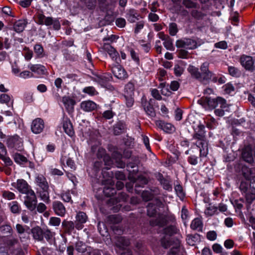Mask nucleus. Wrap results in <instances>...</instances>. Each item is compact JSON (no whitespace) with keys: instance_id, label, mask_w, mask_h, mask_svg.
I'll return each instance as SVG.
<instances>
[{"instance_id":"1","label":"nucleus","mask_w":255,"mask_h":255,"mask_svg":"<svg viewBox=\"0 0 255 255\" xmlns=\"http://www.w3.org/2000/svg\"><path fill=\"white\" fill-rule=\"evenodd\" d=\"M198 103L205 109L208 108L209 109H213L217 107L221 108H226L227 107L226 100L221 97H218L216 99L202 97L198 100Z\"/></svg>"},{"instance_id":"2","label":"nucleus","mask_w":255,"mask_h":255,"mask_svg":"<svg viewBox=\"0 0 255 255\" xmlns=\"http://www.w3.org/2000/svg\"><path fill=\"white\" fill-rule=\"evenodd\" d=\"M37 23L39 25H45L47 26L52 25L55 30H59L61 28L60 22L58 18L51 16H45L42 13L37 14Z\"/></svg>"},{"instance_id":"3","label":"nucleus","mask_w":255,"mask_h":255,"mask_svg":"<svg viewBox=\"0 0 255 255\" xmlns=\"http://www.w3.org/2000/svg\"><path fill=\"white\" fill-rule=\"evenodd\" d=\"M31 232L33 239L40 242L43 241L44 237L49 241L53 237L52 233L49 229L43 230L39 226L32 228Z\"/></svg>"},{"instance_id":"4","label":"nucleus","mask_w":255,"mask_h":255,"mask_svg":"<svg viewBox=\"0 0 255 255\" xmlns=\"http://www.w3.org/2000/svg\"><path fill=\"white\" fill-rule=\"evenodd\" d=\"M92 79L103 87L110 90L113 88V86L109 84V82L113 80L112 76L110 74L104 73L102 75H95L92 77Z\"/></svg>"},{"instance_id":"5","label":"nucleus","mask_w":255,"mask_h":255,"mask_svg":"<svg viewBox=\"0 0 255 255\" xmlns=\"http://www.w3.org/2000/svg\"><path fill=\"white\" fill-rule=\"evenodd\" d=\"M4 141L9 148H14L19 151L22 149L23 141L17 135L8 136Z\"/></svg>"},{"instance_id":"6","label":"nucleus","mask_w":255,"mask_h":255,"mask_svg":"<svg viewBox=\"0 0 255 255\" xmlns=\"http://www.w3.org/2000/svg\"><path fill=\"white\" fill-rule=\"evenodd\" d=\"M176 46L186 49H194L197 47V43L195 40L191 38H183L176 41Z\"/></svg>"},{"instance_id":"7","label":"nucleus","mask_w":255,"mask_h":255,"mask_svg":"<svg viewBox=\"0 0 255 255\" xmlns=\"http://www.w3.org/2000/svg\"><path fill=\"white\" fill-rule=\"evenodd\" d=\"M37 198L34 191H30V193L26 194L24 201V204L30 211H34L37 205Z\"/></svg>"},{"instance_id":"8","label":"nucleus","mask_w":255,"mask_h":255,"mask_svg":"<svg viewBox=\"0 0 255 255\" xmlns=\"http://www.w3.org/2000/svg\"><path fill=\"white\" fill-rule=\"evenodd\" d=\"M209 63L207 62L203 63L200 66V81L201 82H207L211 80L213 76L212 72L209 69Z\"/></svg>"},{"instance_id":"9","label":"nucleus","mask_w":255,"mask_h":255,"mask_svg":"<svg viewBox=\"0 0 255 255\" xmlns=\"http://www.w3.org/2000/svg\"><path fill=\"white\" fill-rule=\"evenodd\" d=\"M12 186L16 188L20 193L27 194L30 191H33L27 182L23 179H18L16 182L12 183Z\"/></svg>"},{"instance_id":"10","label":"nucleus","mask_w":255,"mask_h":255,"mask_svg":"<svg viewBox=\"0 0 255 255\" xmlns=\"http://www.w3.org/2000/svg\"><path fill=\"white\" fill-rule=\"evenodd\" d=\"M162 205L161 201L156 198L151 202L148 203L147 206V213L148 216L150 217L154 216L157 213V207H161Z\"/></svg>"},{"instance_id":"11","label":"nucleus","mask_w":255,"mask_h":255,"mask_svg":"<svg viewBox=\"0 0 255 255\" xmlns=\"http://www.w3.org/2000/svg\"><path fill=\"white\" fill-rule=\"evenodd\" d=\"M44 128V123L41 118H36L34 120L31 125V131L35 134L41 133Z\"/></svg>"},{"instance_id":"12","label":"nucleus","mask_w":255,"mask_h":255,"mask_svg":"<svg viewBox=\"0 0 255 255\" xmlns=\"http://www.w3.org/2000/svg\"><path fill=\"white\" fill-rule=\"evenodd\" d=\"M88 220V217L85 213L79 212L76 216L75 228L78 230H81L84 227V224Z\"/></svg>"},{"instance_id":"13","label":"nucleus","mask_w":255,"mask_h":255,"mask_svg":"<svg viewBox=\"0 0 255 255\" xmlns=\"http://www.w3.org/2000/svg\"><path fill=\"white\" fill-rule=\"evenodd\" d=\"M112 71L114 75L118 79H125L128 77L126 71L120 65H117L113 66Z\"/></svg>"},{"instance_id":"14","label":"nucleus","mask_w":255,"mask_h":255,"mask_svg":"<svg viewBox=\"0 0 255 255\" xmlns=\"http://www.w3.org/2000/svg\"><path fill=\"white\" fill-rule=\"evenodd\" d=\"M242 157L245 161L248 163H252L253 162V149L250 145H247L243 149Z\"/></svg>"},{"instance_id":"15","label":"nucleus","mask_w":255,"mask_h":255,"mask_svg":"<svg viewBox=\"0 0 255 255\" xmlns=\"http://www.w3.org/2000/svg\"><path fill=\"white\" fill-rule=\"evenodd\" d=\"M52 208L55 213L60 217H64L66 210L64 205L59 201H55L52 203Z\"/></svg>"},{"instance_id":"16","label":"nucleus","mask_w":255,"mask_h":255,"mask_svg":"<svg viewBox=\"0 0 255 255\" xmlns=\"http://www.w3.org/2000/svg\"><path fill=\"white\" fill-rule=\"evenodd\" d=\"M241 65L247 70H254V61L251 56L243 55L240 58Z\"/></svg>"},{"instance_id":"17","label":"nucleus","mask_w":255,"mask_h":255,"mask_svg":"<svg viewBox=\"0 0 255 255\" xmlns=\"http://www.w3.org/2000/svg\"><path fill=\"white\" fill-rule=\"evenodd\" d=\"M28 68L33 72L39 75H44L46 72V69L44 66L41 64H29Z\"/></svg>"},{"instance_id":"18","label":"nucleus","mask_w":255,"mask_h":255,"mask_svg":"<svg viewBox=\"0 0 255 255\" xmlns=\"http://www.w3.org/2000/svg\"><path fill=\"white\" fill-rule=\"evenodd\" d=\"M205 127L203 125L199 123L197 127L194 129L195 133L193 135V137L197 139L199 141L205 140Z\"/></svg>"},{"instance_id":"19","label":"nucleus","mask_w":255,"mask_h":255,"mask_svg":"<svg viewBox=\"0 0 255 255\" xmlns=\"http://www.w3.org/2000/svg\"><path fill=\"white\" fill-rule=\"evenodd\" d=\"M62 102L69 113L73 112L74 107L76 104V102L74 99L69 97H64L62 98Z\"/></svg>"},{"instance_id":"20","label":"nucleus","mask_w":255,"mask_h":255,"mask_svg":"<svg viewBox=\"0 0 255 255\" xmlns=\"http://www.w3.org/2000/svg\"><path fill=\"white\" fill-rule=\"evenodd\" d=\"M156 125L166 132L170 133L175 130L174 127L171 124L165 123L161 120L157 121Z\"/></svg>"},{"instance_id":"21","label":"nucleus","mask_w":255,"mask_h":255,"mask_svg":"<svg viewBox=\"0 0 255 255\" xmlns=\"http://www.w3.org/2000/svg\"><path fill=\"white\" fill-rule=\"evenodd\" d=\"M166 217L163 214H159L156 219H152L150 221V224L152 226L163 227L166 224Z\"/></svg>"},{"instance_id":"22","label":"nucleus","mask_w":255,"mask_h":255,"mask_svg":"<svg viewBox=\"0 0 255 255\" xmlns=\"http://www.w3.org/2000/svg\"><path fill=\"white\" fill-rule=\"evenodd\" d=\"M103 49L105 52L109 54L113 60H116L119 57L118 52L111 45L104 44L103 46Z\"/></svg>"},{"instance_id":"23","label":"nucleus","mask_w":255,"mask_h":255,"mask_svg":"<svg viewBox=\"0 0 255 255\" xmlns=\"http://www.w3.org/2000/svg\"><path fill=\"white\" fill-rule=\"evenodd\" d=\"M63 128L65 132L69 136H72L74 134L72 125L70 120L68 118H65L63 120Z\"/></svg>"},{"instance_id":"24","label":"nucleus","mask_w":255,"mask_h":255,"mask_svg":"<svg viewBox=\"0 0 255 255\" xmlns=\"http://www.w3.org/2000/svg\"><path fill=\"white\" fill-rule=\"evenodd\" d=\"M35 182L40 189L49 188L48 182L45 177L42 174H37L36 175Z\"/></svg>"},{"instance_id":"25","label":"nucleus","mask_w":255,"mask_h":255,"mask_svg":"<svg viewBox=\"0 0 255 255\" xmlns=\"http://www.w3.org/2000/svg\"><path fill=\"white\" fill-rule=\"evenodd\" d=\"M112 157L116 160L117 163V166L120 168H124L125 166V163L122 160L123 157L122 154L119 152L114 147V150L112 151Z\"/></svg>"},{"instance_id":"26","label":"nucleus","mask_w":255,"mask_h":255,"mask_svg":"<svg viewBox=\"0 0 255 255\" xmlns=\"http://www.w3.org/2000/svg\"><path fill=\"white\" fill-rule=\"evenodd\" d=\"M97 105L92 101H85L81 103V108L85 112H91L95 110Z\"/></svg>"},{"instance_id":"27","label":"nucleus","mask_w":255,"mask_h":255,"mask_svg":"<svg viewBox=\"0 0 255 255\" xmlns=\"http://www.w3.org/2000/svg\"><path fill=\"white\" fill-rule=\"evenodd\" d=\"M157 179L160 182L163 189L168 191H171L172 185L171 184L170 179L164 178L163 175L161 174H158Z\"/></svg>"},{"instance_id":"28","label":"nucleus","mask_w":255,"mask_h":255,"mask_svg":"<svg viewBox=\"0 0 255 255\" xmlns=\"http://www.w3.org/2000/svg\"><path fill=\"white\" fill-rule=\"evenodd\" d=\"M62 226L64 229L65 232L69 235L74 231L75 228V222L71 221L64 220L62 223Z\"/></svg>"},{"instance_id":"29","label":"nucleus","mask_w":255,"mask_h":255,"mask_svg":"<svg viewBox=\"0 0 255 255\" xmlns=\"http://www.w3.org/2000/svg\"><path fill=\"white\" fill-rule=\"evenodd\" d=\"M142 105L147 115L151 117H154L155 116L156 114L154 109L149 102L146 100H142Z\"/></svg>"},{"instance_id":"30","label":"nucleus","mask_w":255,"mask_h":255,"mask_svg":"<svg viewBox=\"0 0 255 255\" xmlns=\"http://www.w3.org/2000/svg\"><path fill=\"white\" fill-rule=\"evenodd\" d=\"M28 22L26 19H19L15 21L13 24V29L17 33L23 31L27 24Z\"/></svg>"},{"instance_id":"31","label":"nucleus","mask_w":255,"mask_h":255,"mask_svg":"<svg viewBox=\"0 0 255 255\" xmlns=\"http://www.w3.org/2000/svg\"><path fill=\"white\" fill-rule=\"evenodd\" d=\"M197 146L200 149V154L201 157H205L208 153V144L205 140L199 141L197 143Z\"/></svg>"},{"instance_id":"32","label":"nucleus","mask_w":255,"mask_h":255,"mask_svg":"<svg viewBox=\"0 0 255 255\" xmlns=\"http://www.w3.org/2000/svg\"><path fill=\"white\" fill-rule=\"evenodd\" d=\"M126 129L125 124L121 121L118 122L114 127V133L115 135H120L124 132Z\"/></svg>"},{"instance_id":"33","label":"nucleus","mask_w":255,"mask_h":255,"mask_svg":"<svg viewBox=\"0 0 255 255\" xmlns=\"http://www.w3.org/2000/svg\"><path fill=\"white\" fill-rule=\"evenodd\" d=\"M89 9H94L97 3V0H80ZM100 4H103L106 0H98Z\"/></svg>"},{"instance_id":"34","label":"nucleus","mask_w":255,"mask_h":255,"mask_svg":"<svg viewBox=\"0 0 255 255\" xmlns=\"http://www.w3.org/2000/svg\"><path fill=\"white\" fill-rule=\"evenodd\" d=\"M130 242L128 239L124 237H119L116 243V246L120 248L124 249L129 245Z\"/></svg>"},{"instance_id":"35","label":"nucleus","mask_w":255,"mask_h":255,"mask_svg":"<svg viewBox=\"0 0 255 255\" xmlns=\"http://www.w3.org/2000/svg\"><path fill=\"white\" fill-rule=\"evenodd\" d=\"M37 58H42L45 56L43 47L40 44H36L33 47Z\"/></svg>"},{"instance_id":"36","label":"nucleus","mask_w":255,"mask_h":255,"mask_svg":"<svg viewBox=\"0 0 255 255\" xmlns=\"http://www.w3.org/2000/svg\"><path fill=\"white\" fill-rule=\"evenodd\" d=\"M190 227L193 230L201 231L203 228V223L201 220L198 218L194 219L191 222Z\"/></svg>"},{"instance_id":"37","label":"nucleus","mask_w":255,"mask_h":255,"mask_svg":"<svg viewBox=\"0 0 255 255\" xmlns=\"http://www.w3.org/2000/svg\"><path fill=\"white\" fill-rule=\"evenodd\" d=\"M48 189L49 188H42L38 192L40 199L46 203L50 201Z\"/></svg>"},{"instance_id":"38","label":"nucleus","mask_w":255,"mask_h":255,"mask_svg":"<svg viewBox=\"0 0 255 255\" xmlns=\"http://www.w3.org/2000/svg\"><path fill=\"white\" fill-rule=\"evenodd\" d=\"M138 16L139 14L134 9H130L127 14L126 18L128 21L132 23L135 22L136 20L138 19Z\"/></svg>"},{"instance_id":"39","label":"nucleus","mask_w":255,"mask_h":255,"mask_svg":"<svg viewBox=\"0 0 255 255\" xmlns=\"http://www.w3.org/2000/svg\"><path fill=\"white\" fill-rule=\"evenodd\" d=\"M187 70L193 77L200 81V79L201 77L200 75V72L199 71V70L197 68L192 65H190L188 67Z\"/></svg>"},{"instance_id":"40","label":"nucleus","mask_w":255,"mask_h":255,"mask_svg":"<svg viewBox=\"0 0 255 255\" xmlns=\"http://www.w3.org/2000/svg\"><path fill=\"white\" fill-rule=\"evenodd\" d=\"M228 69L229 74L231 76L234 77H239L241 76L242 73L238 68L234 66H228Z\"/></svg>"},{"instance_id":"41","label":"nucleus","mask_w":255,"mask_h":255,"mask_svg":"<svg viewBox=\"0 0 255 255\" xmlns=\"http://www.w3.org/2000/svg\"><path fill=\"white\" fill-rule=\"evenodd\" d=\"M75 249L78 253H83L87 251V246L83 242L78 241L75 244Z\"/></svg>"},{"instance_id":"42","label":"nucleus","mask_w":255,"mask_h":255,"mask_svg":"<svg viewBox=\"0 0 255 255\" xmlns=\"http://www.w3.org/2000/svg\"><path fill=\"white\" fill-rule=\"evenodd\" d=\"M13 158L14 161L19 164L25 163L27 161V158L24 156L17 153L14 154Z\"/></svg>"},{"instance_id":"43","label":"nucleus","mask_w":255,"mask_h":255,"mask_svg":"<svg viewBox=\"0 0 255 255\" xmlns=\"http://www.w3.org/2000/svg\"><path fill=\"white\" fill-rule=\"evenodd\" d=\"M187 242L190 246H194L199 240V235L197 234L189 235L186 238Z\"/></svg>"},{"instance_id":"44","label":"nucleus","mask_w":255,"mask_h":255,"mask_svg":"<svg viewBox=\"0 0 255 255\" xmlns=\"http://www.w3.org/2000/svg\"><path fill=\"white\" fill-rule=\"evenodd\" d=\"M10 211L12 213L18 214L20 212V207L17 201H12L9 204Z\"/></svg>"},{"instance_id":"45","label":"nucleus","mask_w":255,"mask_h":255,"mask_svg":"<svg viewBox=\"0 0 255 255\" xmlns=\"http://www.w3.org/2000/svg\"><path fill=\"white\" fill-rule=\"evenodd\" d=\"M126 95L133 96L134 91V86L131 82H128L125 88Z\"/></svg>"},{"instance_id":"46","label":"nucleus","mask_w":255,"mask_h":255,"mask_svg":"<svg viewBox=\"0 0 255 255\" xmlns=\"http://www.w3.org/2000/svg\"><path fill=\"white\" fill-rule=\"evenodd\" d=\"M163 44L164 47L166 49L170 51H173L174 50V47L173 44V39L170 37H167V38L164 41Z\"/></svg>"},{"instance_id":"47","label":"nucleus","mask_w":255,"mask_h":255,"mask_svg":"<svg viewBox=\"0 0 255 255\" xmlns=\"http://www.w3.org/2000/svg\"><path fill=\"white\" fill-rule=\"evenodd\" d=\"M177 233V229L174 226H169L164 229V233L171 236Z\"/></svg>"},{"instance_id":"48","label":"nucleus","mask_w":255,"mask_h":255,"mask_svg":"<svg viewBox=\"0 0 255 255\" xmlns=\"http://www.w3.org/2000/svg\"><path fill=\"white\" fill-rule=\"evenodd\" d=\"M178 31L177 25L176 23L172 22L169 25V32L170 35L175 36Z\"/></svg>"},{"instance_id":"49","label":"nucleus","mask_w":255,"mask_h":255,"mask_svg":"<svg viewBox=\"0 0 255 255\" xmlns=\"http://www.w3.org/2000/svg\"><path fill=\"white\" fill-rule=\"evenodd\" d=\"M218 208L214 206H210L205 210L204 213L207 216H211L217 211Z\"/></svg>"},{"instance_id":"50","label":"nucleus","mask_w":255,"mask_h":255,"mask_svg":"<svg viewBox=\"0 0 255 255\" xmlns=\"http://www.w3.org/2000/svg\"><path fill=\"white\" fill-rule=\"evenodd\" d=\"M12 229L9 225H2L0 227V232L3 235L11 234Z\"/></svg>"},{"instance_id":"51","label":"nucleus","mask_w":255,"mask_h":255,"mask_svg":"<svg viewBox=\"0 0 255 255\" xmlns=\"http://www.w3.org/2000/svg\"><path fill=\"white\" fill-rule=\"evenodd\" d=\"M60 197L64 202H71V203L73 202L71 200V194L69 191L62 193L60 195Z\"/></svg>"},{"instance_id":"52","label":"nucleus","mask_w":255,"mask_h":255,"mask_svg":"<svg viewBox=\"0 0 255 255\" xmlns=\"http://www.w3.org/2000/svg\"><path fill=\"white\" fill-rule=\"evenodd\" d=\"M246 200L249 203H251L255 199V192L252 191V190L249 191L246 193Z\"/></svg>"},{"instance_id":"53","label":"nucleus","mask_w":255,"mask_h":255,"mask_svg":"<svg viewBox=\"0 0 255 255\" xmlns=\"http://www.w3.org/2000/svg\"><path fill=\"white\" fill-rule=\"evenodd\" d=\"M141 197L145 201H148L151 200L153 197V194L148 191H144L142 192Z\"/></svg>"},{"instance_id":"54","label":"nucleus","mask_w":255,"mask_h":255,"mask_svg":"<svg viewBox=\"0 0 255 255\" xmlns=\"http://www.w3.org/2000/svg\"><path fill=\"white\" fill-rule=\"evenodd\" d=\"M61 223V219L58 217H52L49 219V224L52 226H59Z\"/></svg>"},{"instance_id":"55","label":"nucleus","mask_w":255,"mask_h":255,"mask_svg":"<svg viewBox=\"0 0 255 255\" xmlns=\"http://www.w3.org/2000/svg\"><path fill=\"white\" fill-rule=\"evenodd\" d=\"M240 188L243 193H247L250 191V183L249 182L242 181L241 183Z\"/></svg>"},{"instance_id":"56","label":"nucleus","mask_w":255,"mask_h":255,"mask_svg":"<svg viewBox=\"0 0 255 255\" xmlns=\"http://www.w3.org/2000/svg\"><path fill=\"white\" fill-rule=\"evenodd\" d=\"M83 92L91 96L95 95L98 93L95 88L92 86L85 87Z\"/></svg>"},{"instance_id":"57","label":"nucleus","mask_w":255,"mask_h":255,"mask_svg":"<svg viewBox=\"0 0 255 255\" xmlns=\"http://www.w3.org/2000/svg\"><path fill=\"white\" fill-rule=\"evenodd\" d=\"M23 50L25 51L24 54L25 59L27 61L30 60L33 57V54L32 51L30 50L29 48L27 47H25Z\"/></svg>"},{"instance_id":"58","label":"nucleus","mask_w":255,"mask_h":255,"mask_svg":"<svg viewBox=\"0 0 255 255\" xmlns=\"http://www.w3.org/2000/svg\"><path fill=\"white\" fill-rule=\"evenodd\" d=\"M10 97L6 94H2L0 95V103L2 104H8L10 101Z\"/></svg>"},{"instance_id":"59","label":"nucleus","mask_w":255,"mask_h":255,"mask_svg":"<svg viewBox=\"0 0 255 255\" xmlns=\"http://www.w3.org/2000/svg\"><path fill=\"white\" fill-rule=\"evenodd\" d=\"M182 4L187 8H196L197 4L191 0H183Z\"/></svg>"},{"instance_id":"60","label":"nucleus","mask_w":255,"mask_h":255,"mask_svg":"<svg viewBox=\"0 0 255 255\" xmlns=\"http://www.w3.org/2000/svg\"><path fill=\"white\" fill-rule=\"evenodd\" d=\"M174 189L178 196L180 198L184 197L185 195L183 191L182 187L180 185H176L175 186Z\"/></svg>"},{"instance_id":"61","label":"nucleus","mask_w":255,"mask_h":255,"mask_svg":"<svg viewBox=\"0 0 255 255\" xmlns=\"http://www.w3.org/2000/svg\"><path fill=\"white\" fill-rule=\"evenodd\" d=\"M2 196L7 200H12L15 198V194L8 191H4L2 192Z\"/></svg>"},{"instance_id":"62","label":"nucleus","mask_w":255,"mask_h":255,"mask_svg":"<svg viewBox=\"0 0 255 255\" xmlns=\"http://www.w3.org/2000/svg\"><path fill=\"white\" fill-rule=\"evenodd\" d=\"M18 76L19 77L21 78L26 79L32 77L33 76V75L32 72L27 70H25L20 72Z\"/></svg>"},{"instance_id":"63","label":"nucleus","mask_w":255,"mask_h":255,"mask_svg":"<svg viewBox=\"0 0 255 255\" xmlns=\"http://www.w3.org/2000/svg\"><path fill=\"white\" fill-rule=\"evenodd\" d=\"M103 192L107 196H111L116 193L115 189L110 187H105Z\"/></svg>"},{"instance_id":"64","label":"nucleus","mask_w":255,"mask_h":255,"mask_svg":"<svg viewBox=\"0 0 255 255\" xmlns=\"http://www.w3.org/2000/svg\"><path fill=\"white\" fill-rule=\"evenodd\" d=\"M125 98L126 99L127 106L128 108L131 107L134 103V100L132 96L125 95Z\"/></svg>"}]
</instances>
